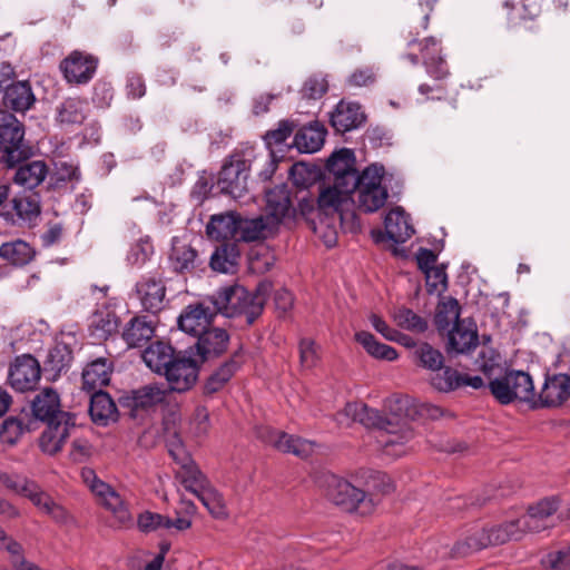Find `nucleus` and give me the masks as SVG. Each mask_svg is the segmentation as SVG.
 <instances>
[{
	"label": "nucleus",
	"mask_w": 570,
	"mask_h": 570,
	"mask_svg": "<svg viewBox=\"0 0 570 570\" xmlns=\"http://www.w3.org/2000/svg\"><path fill=\"white\" fill-rule=\"evenodd\" d=\"M146 365L166 379L169 393H186L199 379L203 364L187 350H177L170 342L155 341L144 351Z\"/></svg>",
	"instance_id": "f257e3e1"
},
{
	"label": "nucleus",
	"mask_w": 570,
	"mask_h": 570,
	"mask_svg": "<svg viewBox=\"0 0 570 570\" xmlns=\"http://www.w3.org/2000/svg\"><path fill=\"white\" fill-rule=\"evenodd\" d=\"M207 301L226 318L246 315L247 326H252L263 314V303H254L250 291L238 283L220 287L215 295L207 296Z\"/></svg>",
	"instance_id": "f03ea898"
},
{
	"label": "nucleus",
	"mask_w": 570,
	"mask_h": 570,
	"mask_svg": "<svg viewBox=\"0 0 570 570\" xmlns=\"http://www.w3.org/2000/svg\"><path fill=\"white\" fill-rule=\"evenodd\" d=\"M316 203L317 215L322 222L323 217L327 218L337 214L342 224L351 223V232L355 233L360 230V217L354 209L350 208L355 204L352 197L351 186L338 185V181H334L333 185H325L324 183L320 187Z\"/></svg>",
	"instance_id": "7ed1b4c3"
},
{
	"label": "nucleus",
	"mask_w": 570,
	"mask_h": 570,
	"mask_svg": "<svg viewBox=\"0 0 570 570\" xmlns=\"http://www.w3.org/2000/svg\"><path fill=\"white\" fill-rule=\"evenodd\" d=\"M385 167L380 163L366 166L351 184L352 195L358 193V209L372 214L381 209L387 198V187L382 185Z\"/></svg>",
	"instance_id": "20e7f679"
},
{
	"label": "nucleus",
	"mask_w": 570,
	"mask_h": 570,
	"mask_svg": "<svg viewBox=\"0 0 570 570\" xmlns=\"http://www.w3.org/2000/svg\"><path fill=\"white\" fill-rule=\"evenodd\" d=\"M323 485L327 500L345 512L360 511L361 514H366L373 509V500L367 498L365 491L336 474H324Z\"/></svg>",
	"instance_id": "39448f33"
},
{
	"label": "nucleus",
	"mask_w": 570,
	"mask_h": 570,
	"mask_svg": "<svg viewBox=\"0 0 570 570\" xmlns=\"http://www.w3.org/2000/svg\"><path fill=\"white\" fill-rule=\"evenodd\" d=\"M488 389L502 405L511 404L515 400L531 405L533 381L531 375L524 371L505 368L502 376L489 381Z\"/></svg>",
	"instance_id": "423d86ee"
},
{
	"label": "nucleus",
	"mask_w": 570,
	"mask_h": 570,
	"mask_svg": "<svg viewBox=\"0 0 570 570\" xmlns=\"http://www.w3.org/2000/svg\"><path fill=\"white\" fill-rule=\"evenodd\" d=\"M39 402V399L31 401V410L35 417L40 419V422L46 424V429L38 439V446L42 453L55 456L62 451L71 430L63 426L60 428L59 422L52 417V414L57 412V401L49 404L47 410L38 407Z\"/></svg>",
	"instance_id": "0eeeda50"
},
{
	"label": "nucleus",
	"mask_w": 570,
	"mask_h": 570,
	"mask_svg": "<svg viewBox=\"0 0 570 570\" xmlns=\"http://www.w3.org/2000/svg\"><path fill=\"white\" fill-rule=\"evenodd\" d=\"M529 530V521L515 519L491 527H483L481 531L468 537L466 544L475 551L491 546H501L510 540L519 541Z\"/></svg>",
	"instance_id": "6e6552de"
},
{
	"label": "nucleus",
	"mask_w": 570,
	"mask_h": 570,
	"mask_svg": "<svg viewBox=\"0 0 570 570\" xmlns=\"http://www.w3.org/2000/svg\"><path fill=\"white\" fill-rule=\"evenodd\" d=\"M11 208L0 212L3 220L11 226L35 228L41 216V199L38 191L23 190L11 200Z\"/></svg>",
	"instance_id": "1a4fd4ad"
},
{
	"label": "nucleus",
	"mask_w": 570,
	"mask_h": 570,
	"mask_svg": "<svg viewBox=\"0 0 570 570\" xmlns=\"http://www.w3.org/2000/svg\"><path fill=\"white\" fill-rule=\"evenodd\" d=\"M410 220V214L402 206H395L384 217L385 229H372L371 237L375 244L386 240L403 244L415 234V229Z\"/></svg>",
	"instance_id": "9d476101"
},
{
	"label": "nucleus",
	"mask_w": 570,
	"mask_h": 570,
	"mask_svg": "<svg viewBox=\"0 0 570 570\" xmlns=\"http://www.w3.org/2000/svg\"><path fill=\"white\" fill-rule=\"evenodd\" d=\"M195 338L196 342L189 345L187 350L203 365L212 358L223 356L227 352L230 342L229 333L222 327L199 330V334Z\"/></svg>",
	"instance_id": "9b49d317"
},
{
	"label": "nucleus",
	"mask_w": 570,
	"mask_h": 570,
	"mask_svg": "<svg viewBox=\"0 0 570 570\" xmlns=\"http://www.w3.org/2000/svg\"><path fill=\"white\" fill-rule=\"evenodd\" d=\"M291 195L286 183L266 189L267 218L274 219V226L284 224L287 228H293L296 225L297 210L293 206Z\"/></svg>",
	"instance_id": "f8f14e48"
},
{
	"label": "nucleus",
	"mask_w": 570,
	"mask_h": 570,
	"mask_svg": "<svg viewBox=\"0 0 570 570\" xmlns=\"http://www.w3.org/2000/svg\"><path fill=\"white\" fill-rule=\"evenodd\" d=\"M570 399V374L547 375L542 390L535 395L533 391L530 409H557Z\"/></svg>",
	"instance_id": "ddd939ff"
},
{
	"label": "nucleus",
	"mask_w": 570,
	"mask_h": 570,
	"mask_svg": "<svg viewBox=\"0 0 570 570\" xmlns=\"http://www.w3.org/2000/svg\"><path fill=\"white\" fill-rule=\"evenodd\" d=\"M24 139V125L14 112L8 109H0V151L3 154L2 161L8 169L17 167L12 159V153L19 148V142Z\"/></svg>",
	"instance_id": "4468645a"
},
{
	"label": "nucleus",
	"mask_w": 570,
	"mask_h": 570,
	"mask_svg": "<svg viewBox=\"0 0 570 570\" xmlns=\"http://www.w3.org/2000/svg\"><path fill=\"white\" fill-rule=\"evenodd\" d=\"M41 372L40 363L32 354H22L11 362L8 381L16 391H32L40 380Z\"/></svg>",
	"instance_id": "2eb2a0df"
},
{
	"label": "nucleus",
	"mask_w": 570,
	"mask_h": 570,
	"mask_svg": "<svg viewBox=\"0 0 570 570\" xmlns=\"http://www.w3.org/2000/svg\"><path fill=\"white\" fill-rule=\"evenodd\" d=\"M356 156L353 149L342 147L334 149L325 159L323 169L325 176H333L338 185L351 186L355 177L361 174L356 167Z\"/></svg>",
	"instance_id": "dca6fc26"
},
{
	"label": "nucleus",
	"mask_w": 570,
	"mask_h": 570,
	"mask_svg": "<svg viewBox=\"0 0 570 570\" xmlns=\"http://www.w3.org/2000/svg\"><path fill=\"white\" fill-rule=\"evenodd\" d=\"M249 165L246 159L225 161L218 173L217 185L220 187V194L234 198L243 197L247 191Z\"/></svg>",
	"instance_id": "f3484780"
},
{
	"label": "nucleus",
	"mask_w": 570,
	"mask_h": 570,
	"mask_svg": "<svg viewBox=\"0 0 570 570\" xmlns=\"http://www.w3.org/2000/svg\"><path fill=\"white\" fill-rule=\"evenodd\" d=\"M465 321H453V325L450 331L444 335L445 341V353L449 360H452L459 355H469L480 345V336L478 330H471V327H464Z\"/></svg>",
	"instance_id": "a211bd4d"
},
{
	"label": "nucleus",
	"mask_w": 570,
	"mask_h": 570,
	"mask_svg": "<svg viewBox=\"0 0 570 570\" xmlns=\"http://www.w3.org/2000/svg\"><path fill=\"white\" fill-rule=\"evenodd\" d=\"M2 96V109H8L12 112L26 114L31 109L37 98L32 91V87L29 80H11L10 83H6Z\"/></svg>",
	"instance_id": "6ab92c4d"
},
{
	"label": "nucleus",
	"mask_w": 570,
	"mask_h": 570,
	"mask_svg": "<svg viewBox=\"0 0 570 570\" xmlns=\"http://www.w3.org/2000/svg\"><path fill=\"white\" fill-rule=\"evenodd\" d=\"M97 66L96 57L75 50L61 61L60 69L68 82L87 83L96 72Z\"/></svg>",
	"instance_id": "aec40b11"
},
{
	"label": "nucleus",
	"mask_w": 570,
	"mask_h": 570,
	"mask_svg": "<svg viewBox=\"0 0 570 570\" xmlns=\"http://www.w3.org/2000/svg\"><path fill=\"white\" fill-rule=\"evenodd\" d=\"M358 102H345L341 100L330 114V125L338 134H344L363 126L367 116L361 110Z\"/></svg>",
	"instance_id": "412c9836"
},
{
	"label": "nucleus",
	"mask_w": 570,
	"mask_h": 570,
	"mask_svg": "<svg viewBox=\"0 0 570 570\" xmlns=\"http://www.w3.org/2000/svg\"><path fill=\"white\" fill-rule=\"evenodd\" d=\"M327 129L323 122L314 120L299 128L295 135L292 145L287 148L295 147L299 154H314L322 149L325 144Z\"/></svg>",
	"instance_id": "4be33fe9"
},
{
	"label": "nucleus",
	"mask_w": 570,
	"mask_h": 570,
	"mask_svg": "<svg viewBox=\"0 0 570 570\" xmlns=\"http://www.w3.org/2000/svg\"><path fill=\"white\" fill-rule=\"evenodd\" d=\"M89 393L91 395L88 413L91 421L99 426H107L110 421L117 423L120 412L111 395L101 389Z\"/></svg>",
	"instance_id": "5701e85b"
},
{
	"label": "nucleus",
	"mask_w": 570,
	"mask_h": 570,
	"mask_svg": "<svg viewBox=\"0 0 570 570\" xmlns=\"http://www.w3.org/2000/svg\"><path fill=\"white\" fill-rule=\"evenodd\" d=\"M430 383L433 389L442 393H449L458 390L463 385L471 386L475 390L482 389L485 386L484 381L481 376L474 375L471 376L469 374H462L458 370L452 366H446L444 373H435Z\"/></svg>",
	"instance_id": "b1692460"
},
{
	"label": "nucleus",
	"mask_w": 570,
	"mask_h": 570,
	"mask_svg": "<svg viewBox=\"0 0 570 570\" xmlns=\"http://www.w3.org/2000/svg\"><path fill=\"white\" fill-rule=\"evenodd\" d=\"M288 179L298 190H306L315 184H324L325 170L315 161L297 160L288 169Z\"/></svg>",
	"instance_id": "393cba45"
},
{
	"label": "nucleus",
	"mask_w": 570,
	"mask_h": 570,
	"mask_svg": "<svg viewBox=\"0 0 570 570\" xmlns=\"http://www.w3.org/2000/svg\"><path fill=\"white\" fill-rule=\"evenodd\" d=\"M240 228V214L226 212L213 215L206 225V235L215 242H225L234 238Z\"/></svg>",
	"instance_id": "a878e982"
},
{
	"label": "nucleus",
	"mask_w": 570,
	"mask_h": 570,
	"mask_svg": "<svg viewBox=\"0 0 570 570\" xmlns=\"http://www.w3.org/2000/svg\"><path fill=\"white\" fill-rule=\"evenodd\" d=\"M112 371V362L108 363V360L105 357H98L90 362L83 368L81 374L82 390L91 392L96 391L97 386H108L110 384Z\"/></svg>",
	"instance_id": "bb28decb"
},
{
	"label": "nucleus",
	"mask_w": 570,
	"mask_h": 570,
	"mask_svg": "<svg viewBox=\"0 0 570 570\" xmlns=\"http://www.w3.org/2000/svg\"><path fill=\"white\" fill-rule=\"evenodd\" d=\"M279 225L274 226V219H269L266 216L259 215L255 218H243L240 216V237L238 240L245 243L263 242L267 238L265 232L276 234Z\"/></svg>",
	"instance_id": "cd10ccee"
},
{
	"label": "nucleus",
	"mask_w": 570,
	"mask_h": 570,
	"mask_svg": "<svg viewBox=\"0 0 570 570\" xmlns=\"http://www.w3.org/2000/svg\"><path fill=\"white\" fill-rule=\"evenodd\" d=\"M73 360L72 348L63 343H57L49 350L47 358L43 362L45 373L50 374L47 376L49 382H55L61 375L62 371H67Z\"/></svg>",
	"instance_id": "c85d7f7f"
},
{
	"label": "nucleus",
	"mask_w": 570,
	"mask_h": 570,
	"mask_svg": "<svg viewBox=\"0 0 570 570\" xmlns=\"http://www.w3.org/2000/svg\"><path fill=\"white\" fill-rule=\"evenodd\" d=\"M439 297L440 301L435 308L433 323L439 335L444 336L448 331L451 330V323L453 324V321H459L461 318L462 307L459 301L453 296L444 297L441 295Z\"/></svg>",
	"instance_id": "c756f323"
},
{
	"label": "nucleus",
	"mask_w": 570,
	"mask_h": 570,
	"mask_svg": "<svg viewBox=\"0 0 570 570\" xmlns=\"http://www.w3.org/2000/svg\"><path fill=\"white\" fill-rule=\"evenodd\" d=\"M16 174L12 181L19 186L26 187L29 191L38 187L49 174V167L43 160H33L16 167Z\"/></svg>",
	"instance_id": "7c9ffc66"
},
{
	"label": "nucleus",
	"mask_w": 570,
	"mask_h": 570,
	"mask_svg": "<svg viewBox=\"0 0 570 570\" xmlns=\"http://www.w3.org/2000/svg\"><path fill=\"white\" fill-rule=\"evenodd\" d=\"M36 249L23 239L6 242L0 245V258L14 267H23L36 257Z\"/></svg>",
	"instance_id": "2f4dec72"
},
{
	"label": "nucleus",
	"mask_w": 570,
	"mask_h": 570,
	"mask_svg": "<svg viewBox=\"0 0 570 570\" xmlns=\"http://www.w3.org/2000/svg\"><path fill=\"white\" fill-rule=\"evenodd\" d=\"M346 412L353 416L355 422H360L367 428H376L391 432L390 426L393 425L392 421L382 414L379 410L368 407L364 403H348L346 405Z\"/></svg>",
	"instance_id": "473e14b6"
},
{
	"label": "nucleus",
	"mask_w": 570,
	"mask_h": 570,
	"mask_svg": "<svg viewBox=\"0 0 570 570\" xmlns=\"http://www.w3.org/2000/svg\"><path fill=\"white\" fill-rule=\"evenodd\" d=\"M155 336V327L145 316H135L126 325L122 338L128 347H141Z\"/></svg>",
	"instance_id": "72a5a7b5"
},
{
	"label": "nucleus",
	"mask_w": 570,
	"mask_h": 570,
	"mask_svg": "<svg viewBox=\"0 0 570 570\" xmlns=\"http://www.w3.org/2000/svg\"><path fill=\"white\" fill-rule=\"evenodd\" d=\"M136 292L140 296L145 311L155 314L161 309L166 293L161 281L149 278L146 282L137 283Z\"/></svg>",
	"instance_id": "f704fd0d"
},
{
	"label": "nucleus",
	"mask_w": 570,
	"mask_h": 570,
	"mask_svg": "<svg viewBox=\"0 0 570 570\" xmlns=\"http://www.w3.org/2000/svg\"><path fill=\"white\" fill-rule=\"evenodd\" d=\"M33 399H39L38 407H42L41 410H47V406L57 401V412L52 414L55 421L59 422V426L67 428L69 430L77 426L76 419L77 414L72 412L62 411L60 396L56 389L51 386H47L41 390Z\"/></svg>",
	"instance_id": "c9c22d12"
},
{
	"label": "nucleus",
	"mask_w": 570,
	"mask_h": 570,
	"mask_svg": "<svg viewBox=\"0 0 570 570\" xmlns=\"http://www.w3.org/2000/svg\"><path fill=\"white\" fill-rule=\"evenodd\" d=\"M240 363L225 361L216 368L203 384V395L208 397L219 392L239 370Z\"/></svg>",
	"instance_id": "e433bc0d"
},
{
	"label": "nucleus",
	"mask_w": 570,
	"mask_h": 570,
	"mask_svg": "<svg viewBox=\"0 0 570 570\" xmlns=\"http://www.w3.org/2000/svg\"><path fill=\"white\" fill-rule=\"evenodd\" d=\"M135 397L137 401V413L149 412L160 404H168L166 396L168 392L161 389L157 383L147 384L135 389Z\"/></svg>",
	"instance_id": "4c0bfd02"
},
{
	"label": "nucleus",
	"mask_w": 570,
	"mask_h": 570,
	"mask_svg": "<svg viewBox=\"0 0 570 570\" xmlns=\"http://www.w3.org/2000/svg\"><path fill=\"white\" fill-rule=\"evenodd\" d=\"M354 337L371 356L377 360L395 361L399 357L394 347L379 342L371 332L360 331L355 333Z\"/></svg>",
	"instance_id": "58836bf2"
},
{
	"label": "nucleus",
	"mask_w": 570,
	"mask_h": 570,
	"mask_svg": "<svg viewBox=\"0 0 570 570\" xmlns=\"http://www.w3.org/2000/svg\"><path fill=\"white\" fill-rule=\"evenodd\" d=\"M198 253L189 245H173L170 259L175 262V271L177 273L194 272L202 268L203 262L198 261Z\"/></svg>",
	"instance_id": "ea45409f"
},
{
	"label": "nucleus",
	"mask_w": 570,
	"mask_h": 570,
	"mask_svg": "<svg viewBox=\"0 0 570 570\" xmlns=\"http://www.w3.org/2000/svg\"><path fill=\"white\" fill-rule=\"evenodd\" d=\"M415 363L416 365L436 372L441 370H445L446 365H444V356L443 354L435 347H433L430 343L423 342L414 352Z\"/></svg>",
	"instance_id": "a19ab883"
},
{
	"label": "nucleus",
	"mask_w": 570,
	"mask_h": 570,
	"mask_svg": "<svg viewBox=\"0 0 570 570\" xmlns=\"http://www.w3.org/2000/svg\"><path fill=\"white\" fill-rule=\"evenodd\" d=\"M439 254L430 248L420 247L414 255L417 269L424 275L425 287L429 295L438 291V284L431 281V269L438 262Z\"/></svg>",
	"instance_id": "79ce46f5"
},
{
	"label": "nucleus",
	"mask_w": 570,
	"mask_h": 570,
	"mask_svg": "<svg viewBox=\"0 0 570 570\" xmlns=\"http://www.w3.org/2000/svg\"><path fill=\"white\" fill-rule=\"evenodd\" d=\"M392 316L397 326L401 328L416 333H424L429 328L428 321L414 313L409 307L401 306L393 313Z\"/></svg>",
	"instance_id": "37998d69"
},
{
	"label": "nucleus",
	"mask_w": 570,
	"mask_h": 570,
	"mask_svg": "<svg viewBox=\"0 0 570 570\" xmlns=\"http://www.w3.org/2000/svg\"><path fill=\"white\" fill-rule=\"evenodd\" d=\"M200 502L208 510L210 515L215 519H225L228 517L225 500L222 493H219L212 485L204 490H200L199 495Z\"/></svg>",
	"instance_id": "c03bdc74"
},
{
	"label": "nucleus",
	"mask_w": 570,
	"mask_h": 570,
	"mask_svg": "<svg viewBox=\"0 0 570 570\" xmlns=\"http://www.w3.org/2000/svg\"><path fill=\"white\" fill-rule=\"evenodd\" d=\"M416 399L409 395L393 394L385 401V407L397 419H409L412 421V413L415 411Z\"/></svg>",
	"instance_id": "a18cd8bd"
},
{
	"label": "nucleus",
	"mask_w": 570,
	"mask_h": 570,
	"mask_svg": "<svg viewBox=\"0 0 570 570\" xmlns=\"http://www.w3.org/2000/svg\"><path fill=\"white\" fill-rule=\"evenodd\" d=\"M296 127L297 124L294 120L283 119L278 122V127L276 129L267 130L264 134L263 140L266 145V148L269 150V155H272V151H275L273 146L285 142L286 139L294 132Z\"/></svg>",
	"instance_id": "49530a36"
},
{
	"label": "nucleus",
	"mask_w": 570,
	"mask_h": 570,
	"mask_svg": "<svg viewBox=\"0 0 570 570\" xmlns=\"http://www.w3.org/2000/svg\"><path fill=\"white\" fill-rule=\"evenodd\" d=\"M95 316L96 320L90 324V330L92 333L99 332V338L107 340L118 332L120 320L115 313H96Z\"/></svg>",
	"instance_id": "de8ad7c7"
},
{
	"label": "nucleus",
	"mask_w": 570,
	"mask_h": 570,
	"mask_svg": "<svg viewBox=\"0 0 570 570\" xmlns=\"http://www.w3.org/2000/svg\"><path fill=\"white\" fill-rule=\"evenodd\" d=\"M22 436V420L19 416H8L0 424V442L9 446L18 443Z\"/></svg>",
	"instance_id": "09e8293b"
},
{
	"label": "nucleus",
	"mask_w": 570,
	"mask_h": 570,
	"mask_svg": "<svg viewBox=\"0 0 570 570\" xmlns=\"http://www.w3.org/2000/svg\"><path fill=\"white\" fill-rule=\"evenodd\" d=\"M61 170L62 173H53L50 175V179L46 187L48 191L60 190L67 186L68 181L80 179V171L78 167L62 163Z\"/></svg>",
	"instance_id": "8fccbe9b"
},
{
	"label": "nucleus",
	"mask_w": 570,
	"mask_h": 570,
	"mask_svg": "<svg viewBox=\"0 0 570 570\" xmlns=\"http://www.w3.org/2000/svg\"><path fill=\"white\" fill-rule=\"evenodd\" d=\"M186 463H181L184 473L180 476V483L195 482L200 490L209 487L208 478L202 472L197 463L189 455H186Z\"/></svg>",
	"instance_id": "3c124183"
},
{
	"label": "nucleus",
	"mask_w": 570,
	"mask_h": 570,
	"mask_svg": "<svg viewBox=\"0 0 570 570\" xmlns=\"http://www.w3.org/2000/svg\"><path fill=\"white\" fill-rule=\"evenodd\" d=\"M442 416L454 417V414L439 405L428 402L416 401L415 411L412 413V421L416 420H438Z\"/></svg>",
	"instance_id": "603ef678"
},
{
	"label": "nucleus",
	"mask_w": 570,
	"mask_h": 570,
	"mask_svg": "<svg viewBox=\"0 0 570 570\" xmlns=\"http://www.w3.org/2000/svg\"><path fill=\"white\" fill-rule=\"evenodd\" d=\"M57 120L60 124H81L85 120V116L78 107V102L75 99H66L58 108Z\"/></svg>",
	"instance_id": "864d4df0"
},
{
	"label": "nucleus",
	"mask_w": 570,
	"mask_h": 570,
	"mask_svg": "<svg viewBox=\"0 0 570 570\" xmlns=\"http://www.w3.org/2000/svg\"><path fill=\"white\" fill-rule=\"evenodd\" d=\"M558 500L554 498L552 499H543L540 502H538L535 505H531L528 509V515L524 518H521V520H528L529 524L531 521L535 519H546L558 510ZM529 530H531V527L529 525Z\"/></svg>",
	"instance_id": "5fc2aeb1"
},
{
	"label": "nucleus",
	"mask_w": 570,
	"mask_h": 570,
	"mask_svg": "<svg viewBox=\"0 0 570 570\" xmlns=\"http://www.w3.org/2000/svg\"><path fill=\"white\" fill-rule=\"evenodd\" d=\"M137 528L146 534L166 528L165 515L146 510L138 514Z\"/></svg>",
	"instance_id": "6e6d98bb"
},
{
	"label": "nucleus",
	"mask_w": 570,
	"mask_h": 570,
	"mask_svg": "<svg viewBox=\"0 0 570 570\" xmlns=\"http://www.w3.org/2000/svg\"><path fill=\"white\" fill-rule=\"evenodd\" d=\"M193 307H196V305L190 304L184 308L177 318V327L179 331L195 337L197 334H199V330L203 324L200 322V317H191V315H196V313L189 314V311Z\"/></svg>",
	"instance_id": "4d7b16f0"
},
{
	"label": "nucleus",
	"mask_w": 570,
	"mask_h": 570,
	"mask_svg": "<svg viewBox=\"0 0 570 570\" xmlns=\"http://www.w3.org/2000/svg\"><path fill=\"white\" fill-rule=\"evenodd\" d=\"M273 445L284 453H293L297 456L304 455L302 440L299 438H294L286 432H277V439L273 441Z\"/></svg>",
	"instance_id": "13d9d810"
},
{
	"label": "nucleus",
	"mask_w": 570,
	"mask_h": 570,
	"mask_svg": "<svg viewBox=\"0 0 570 570\" xmlns=\"http://www.w3.org/2000/svg\"><path fill=\"white\" fill-rule=\"evenodd\" d=\"M423 63L428 72L438 80H442L449 75L446 62L440 53L423 55Z\"/></svg>",
	"instance_id": "bf43d9fd"
},
{
	"label": "nucleus",
	"mask_w": 570,
	"mask_h": 570,
	"mask_svg": "<svg viewBox=\"0 0 570 570\" xmlns=\"http://www.w3.org/2000/svg\"><path fill=\"white\" fill-rule=\"evenodd\" d=\"M328 90V85L325 79H318L316 76L309 77L303 85L302 94L307 99H320Z\"/></svg>",
	"instance_id": "052dcab7"
},
{
	"label": "nucleus",
	"mask_w": 570,
	"mask_h": 570,
	"mask_svg": "<svg viewBox=\"0 0 570 570\" xmlns=\"http://www.w3.org/2000/svg\"><path fill=\"white\" fill-rule=\"evenodd\" d=\"M367 485L382 494H390L394 491V484L387 473L371 470L367 476Z\"/></svg>",
	"instance_id": "680f3d73"
},
{
	"label": "nucleus",
	"mask_w": 570,
	"mask_h": 570,
	"mask_svg": "<svg viewBox=\"0 0 570 570\" xmlns=\"http://www.w3.org/2000/svg\"><path fill=\"white\" fill-rule=\"evenodd\" d=\"M196 307H193L189 311V314L196 313V315H191V317H200V321L203 320V326L200 330H207L212 327H216L214 325L215 318L220 312L217 311V307H215V311H210L209 307H206L203 303H195Z\"/></svg>",
	"instance_id": "e2e57ef3"
},
{
	"label": "nucleus",
	"mask_w": 570,
	"mask_h": 570,
	"mask_svg": "<svg viewBox=\"0 0 570 570\" xmlns=\"http://www.w3.org/2000/svg\"><path fill=\"white\" fill-rule=\"evenodd\" d=\"M297 210V217L301 216L307 224V226L316 232V223L311 217V215L316 210L317 206L315 207L313 199L309 197H304L298 202V206L296 208Z\"/></svg>",
	"instance_id": "0e129e2a"
},
{
	"label": "nucleus",
	"mask_w": 570,
	"mask_h": 570,
	"mask_svg": "<svg viewBox=\"0 0 570 570\" xmlns=\"http://www.w3.org/2000/svg\"><path fill=\"white\" fill-rule=\"evenodd\" d=\"M432 6L429 0H412L410 3V14L413 18H422V27L426 28Z\"/></svg>",
	"instance_id": "69168bd1"
},
{
	"label": "nucleus",
	"mask_w": 570,
	"mask_h": 570,
	"mask_svg": "<svg viewBox=\"0 0 570 570\" xmlns=\"http://www.w3.org/2000/svg\"><path fill=\"white\" fill-rule=\"evenodd\" d=\"M274 304L277 312L286 314L294 306V295L287 288H279L274 293Z\"/></svg>",
	"instance_id": "338daca9"
},
{
	"label": "nucleus",
	"mask_w": 570,
	"mask_h": 570,
	"mask_svg": "<svg viewBox=\"0 0 570 570\" xmlns=\"http://www.w3.org/2000/svg\"><path fill=\"white\" fill-rule=\"evenodd\" d=\"M547 558L549 560V568L552 570H566V568L570 564V554L568 553V548L558 550L556 552H550Z\"/></svg>",
	"instance_id": "774afa93"
}]
</instances>
